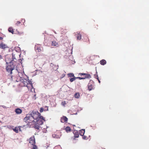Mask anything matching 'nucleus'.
I'll use <instances>...</instances> for the list:
<instances>
[{
  "label": "nucleus",
  "instance_id": "nucleus-4",
  "mask_svg": "<svg viewBox=\"0 0 149 149\" xmlns=\"http://www.w3.org/2000/svg\"><path fill=\"white\" fill-rule=\"evenodd\" d=\"M79 75H80V76L85 75V77H76V79H79L81 80V79H86V78H91V75L90 74H88L80 73H79Z\"/></svg>",
  "mask_w": 149,
  "mask_h": 149
},
{
  "label": "nucleus",
  "instance_id": "nucleus-27",
  "mask_svg": "<svg viewBox=\"0 0 149 149\" xmlns=\"http://www.w3.org/2000/svg\"><path fill=\"white\" fill-rule=\"evenodd\" d=\"M83 136L82 138H83V139H84L86 140V139H87L88 138V137L87 136L84 135H83V136Z\"/></svg>",
  "mask_w": 149,
  "mask_h": 149
},
{
  "label": "nucleus",
  "instance_id": "nucleus-19",
  "mask_svg": "<svg viewBox=\"0 0 149 149\" xmlns=\"http://www.w3.org/2000/svg\"><path fill=\"white\" fill-rule=\"evenodd\" d=\"M8 31L10 32L11 33L13 34H14V31L12 27H9L8 29Z\"/></svg>",
  "mask_w": 149,
  "mask_h": 149
},
{
  "label": "nucleus",
  "instance_id": "nucleus-38",
  "mask_svg": "<svg viewBox=\"0 0 149 149\" xmlns=\"http://www.w3.org/2000/svg\"><path fill=\"white\" fill-rule=\"evenodd\" d=\"M97 77H96V79H97Z\"/></svg>",
  "mask_w": 149,
  "mask_h": 149
},
{
  "label": "nucleus",
  "instance_id": "nucleus-13",
  "mask_svg": "<svg viewBox=\"0 0 149 149\" xmlns=\"http://www.w3.org/2000/svg\"><path fill=\"white\" fill-rule=\"evenodd\" d=\"M73 133L74 134V139L75 138H78L79 136V134L78 132L76 130H74L73 132Z\"/></svg>",
  "mask_w": 149,
  "mask_h": 149
},
{
  "label": "nucleus",
  "instance_id": "nucleus-14",
  "mask_svg": "<svg viewBox=\"0 0 149 149\" xmlns=\"http://www.w3.org/2000/svg\"><path fill=\"white\" fill-rule=\"evenodd\" d=\"M15 111L17 114H19L22 113V111L19 108H17L15 109Z\"/></svg>",
  "mask_w": 149,
  "mask_h": 149
},
{
  "label": "nucleus",
  "instance_id": "nucleus-12",
  "mask_svg": "<svg viewBox=\"0 0 149 149\" xmlns=\"http://www.w3.org/2000/svg\"><path fill=\"white\" fill-rule=\"evenodd\" d=\"M8 47L7 45L3 43L2 42H1L0 43V48H1L3 49H5L6 48H8Z\"/></svg>",
  "mask_w": 149,
  "mask_h": 149
},
{
  "label": "nucleus",
  "instance_id": "nucleus-8",
  "mask_svg": "<svg viewBox=\"0 0 149 149\" xmlns=\"http://www.w3.org/2000/svg\"><path fill=\"white\" fill-rule=\"evenodd\" d=\"M61 135V133L60 131H58L56 134L52 135V137L54 138L59 139Z\"/></svg>",
  "mask_w": 149,
  "mask_h": 149
},
{
  "label": "nucleus",
  "instance_id": "nucleus-11",
  "mask_svg": "<svg viewBox=\"0 0 149 149\" xmlns=\"http://www.w3.org/2000/svg\"><path fill=\"white\" fill-rule=\"evenodd\" d=\"M68 118L66 116H63L61 118V122L63 123H66L68 121Z\"/></svg>",
  "mask_w": 149,
  "mask_h": 149
},
{
  "label": "nucleus",
  "instance_id": "nucleus-18",
  "mask_svg": "<svg viewBox=\"0 0 149 149\" xmlns=\"http://www.w3.org/2000/svg\"><path fill=\"white\" fill-rule=\"evenodd\" d=\"M100 63L102 65H104L106 63V61L104 59H102L100 61Z\"/></svg>",
  "mask_w": 149,
  "mask_h": 149
},
{
  "label": "nucleus",
  "instance_id": "nucleus-1",
  "mask_svg": "<svg viewBox=\"0 0 149 149\" xmlns=\"http://www.w3.org/2000/svg\"><path fill=\"white\" fill-rule=\"evenodd\" d=\"M8 59L6 57V58L5 61L6 63L8 64V65L6 66V69L7 71L10 73V74H12V71L14 69L15 67L14 65L13 60L9 61Z\"/></svg>",
  "mask_w": 149,
  "mask_h": 149
},
{
  "label": "nucleus",
  "instance_id": "nucleus-2",
  "mask_svg": "<svg viewBox=\"0 0 149 149\" xmlns=\"http://www.w3.org/2000/svg\"><path fill=\"white\" fill-rule=\"evenodd\" d=\"M45 121V118L42 116H40L35 121V125H34V128L35 129L39 130L40 127V125L43 124V123Z\"/></svg>",
  "mask_w": 149,
  "mask_h": 149
},
{
  "label": "nucleus",
  "instance_id": "nucleus-29",
  "mask_svg": "<svg viewBox=\"0 0 149 149\" xmlns=\"http://www.w3.org/2000/svg\"><path fill=\"white\" fill-rule=\"evenodd\" d=\"M44 111H48V107L47 106H45L44 107Z\"/></svg>",
  "mask_w": 149,
  "mask_h": 149
},
{
  "label": "nucleus",
  "instance_id": "nucleus-37",
  "mask_svg": "<svg viewBox=\"0 0 149 149\" xmlns=\"http://www.w3.org/2000/svg\"><path fill=\"white\" fill-rule=\"evenodd\" d=\"M54 33H56V32L55 31H54Z\"/></svg>",
  "mask_w": 149,
  "mask_h": 149
},
{
  "label": "nucleus",
  "instance_id": "nucleus-7",
  "mask_svg": "<svg viewBox=\"0 0 149 149\" xmlns=\"http://www.w3.org/2000/svg\"><path fill=\"white\" fill-rule=\"evenodd\" d=\"M20 85L22 86H26L28 89H30V86H28V83L27 80L24 79L21 81L20 84Z\"/></svg>",
  "mask_w": 149,
  "mask_h": 149
},
{
  "label": "nucleus",
  "instance_id": "nucleus-5",
  "mask_svg": "<svg viewBox=\"0 0 149 149\" xmlns=\"http://www.w3.org/2000/svg\"><path fill=\"white\" fill-rule=\"evenodd\" d=\"M88 89L90 91L94 89V83L92 81L90 80L88 85Z\"/></svg>",
  "mask_w": 149,
  "mask_h": 149
},
{
  "label": "nucleus",
  "instance_id": "nucleus-35",
  "mask_svg": "<svg viewBox=\"0 0 149 149\" xmlns=\"http://www.w3.org/2000/svg\"><path fill=\"white\" fill-rule=\"evenodd\" d=\"M3 37H0V40H3Z\"/></svg>",
  "mask_w": 149,
  "mask_h": 149
},
{
  "label": "nucleus",
  "instance_id": "nucleus-26",
  "mask_svg": "<svg viewBox=\"0 0 149 149\" xmlns=\"http://www.w3.org/2000/svg\"><path fill=\"white\" fill-rule=\"evenodd\" d=\"M66 104L65 101H63L61 102V104L62 105L65 106V105Z\"/></svg>",
  "mask_w": 149,
  "mask_h": 149
},
{
  "label": "nucleus",
  "instance_id": "nucleus-15",
  "mask_svg": "<svg viewBox=\"0 0 149 149\" xmlns=\"http://www.w3.org/2000/svg\"><path fill=\"white\" fill-rule=\"evenodd\" d=\"M51 45L53 46L56 47H58L59 46L58 43L55 41H52V42Z\"/></svg>",
  "mask_w": 149,
  "mask_h": 149
},
{
  "label": "nucleus",
  "instance_id": "nucleus-9",
  "mask_svg": "<svg viewBox=\"0 0 149 149\" xmlns=\"http://www.w3.org/2000/svg\"><path fill=\"white\" fill-rule=\"evenodd\" d=\"M29 143L33 145V146H34V145H35V139L34 136L31 137L29 139Z\"/></svg>",
  "mask_w": 149,
  "mask_h": 149
},
{
  "label": "nucleus",
  "instance_id": "nucleus-32",
  "mask_svg": "<svg viewBox=\"0 0 149 149\" xmlns=\"http://www.w3.org/2000/svg\"><path fill=\"white\" fill-rule=\"evenodd\" d=\"M32 149H38V148L36 145H34V146L33 147Z\"/></svg>",
  "mask_w": 149,
  "mask_h": 149
},
{
  "label": "nucleus",
  "instance_id": "nucleus-16",
  "mask_svg": "<svg viewBox=\"0 0 149 149\" xmlns=\"http://www.w3.org/2000/svg\"><path fill=\"white\" fill-rule=\"evenodd\" d=\"M27 81H28V86H30V88H31V89L33 88V87L32 81H30L29 80V81L27 80Z\"/></svg>",
  "mask_w": 149,
  "mask_h": 149
},
{
  "label": "nucleus",
  "instance_id": "nucleus-3",
  "mask_svg": "<svg viewBox=\"0 0 149 149\" xmlns=\"http://www.w3.org/2000/svg\"><path fill=\"white\" fill-rule=\"evenodd\" d=\"M30 116H31L32 117L33 120H36L38 117H39L41 116V114L38 111L34 112L33 111L31 113Z\"/></svg>",
  "mask_w": 149,
  "mask_h": 149
},
{
  "label": "nucleus",
  "instance_id": "nucleus-17",
  "mask_svg": "<svg viewBox=\"0 0 149 149\" xmlns=\"http://www.w3.org/2000/svg\"><path fill=\"white\" fill-rule=\"evenodd\" d=\"M19 129L20 130V128L19 127H16L15 128L13 129V130L16 133H18V132Z\"/></svg>",
  "mask_w": 149,
  "mask_h": 149
},
{
  "label": "nucleus",
  "instance_id": "nucleus-23",
  "mask_svg": "<svg viewBox=\"0 0 149 149\" xmlns=\"http://www.w3.org/2000/svg\"><path fill=\"white\" fill-rule=\"evenodd\" d=\"M81 35L79 33L77 35V40H80L81 39Z\"/></svg>",
  "mask_w": 149,
  "mask_h": 149
},
{
  "label": "nucleus",
  "instance_id": "nucleus-28",
  "mask_svg": "<svg viewBox=\"0 0 149 149\" xmlns=\"http://www.w3.org/2000/svg\"><path fill=\"white\" fill-rule=\"evenodd\" d=\"M21 24V22L19 21H17L15 24L17 26L19 25L20 24Z\"/></svg>",
  "mask_w": 149,
  "mask_h": 149
},
{
  "label": "nucleus",
  "instance_id": "nucleus-34",
  "mask_svg": "<svg viewBox=\"0 0 149 149\" xmlns=\"http://www.w3.org/2000/svg\"><path fill=\"white\" fill-rule=\"evenodd\" d=\"M97 80L99 81V83H100V81L99 80V78H98V76H97Z\"/></svg>",
  "mask_w": 149,
  "mask_h": 149
},
{
  "label": "nucleus",
  "instance_id": "nucleus-30",
  "mask_svg": "<svg viewBox=\"0 0 149 149\" xmlns=\"http://www.w3.org/2000/svg\"><path fill=\"white\" fill-rule=\"evenodd\" d=\"M65 74H62L61 76L60 77V79H62V78H63L65 76Z\"/></svg>",
  "mask_w": 149,
  "mask_h": 149
},
{
  "label": "nucleus",
  "instance_id": "nucleus-24",
  "mask_svg": "<svg viewBox=\"0 0 149 149\" xmlns=\"http://www.w3.org/2000/svg\"><path fill=\"white\" fill-rule=\"evenodd\" d=\"M73 77V78H70V82H72L73 81H74L75 80V79H76V77Z\"/></svg>",
  "mask_w": 149,
  "mask_h": 149
},
{
  "label": "nucleus",
  "instance_id": "nucleus-21",
  "mask_svg": "<svg viewBox=\"0 0 149 149\" xmlns=\"http://www.w3.org/2000/svg\"><path fill=\"white\" fill-rule=\"evenodd\" d=\"M66 131L67 132H70L71 131V129L69 127H67L65 129Z\"/></svg>",
  "mask_w": 149,
  "mask_h": 149
},
{
  "label": "nucleus",
  "instance_id": "nucleus-20",
  "mask_svg": "<svg viewBox=\"0 0 149 149\" xmlns=\"http://www.w3.org/2000/svg\"><path fill=\"white\" fill-rule=\"evenodd\" d=\"M74 97L75 98H79L80 97L79 94V93H76L74 95Z\"/></svg>",
  "mask_w": 149,
  "mask_h": 149
},
{
  "label": "nucleus",
  "instance_id": "nucleus-22",
  "mask_svg": "<svg viewBox=\"0 0 149 149\" xmlns=\"http://www.w3.org/2000/svg\"><path fill=\"white\" fill-rule=\"evenodd\" d=\"M85 130H82L80 131L79 134L80 135L82 136H83L85 133Z\"/></svg>",
  "mask_w": 149,
  "mask_h": 149
},
{
  "label": "nucleus",
  "instance_id": "nucleus-10",
  "mask_svg": "<svg viewBox=\"0 0 149 149\" xmlns=\"http://www.w3.org/2000/svg\"><path fill=\"white\" fill-rule=\"evenodd\" d=\"M35 49L37 52H40L41 51L42 47L39 45H37L35 46Z\"/></svg>",
  "mask_w": 149,
  "mask_h": 149
},
{
  "label": "nucleus",
  "instance_id": "nucleus-6",
  "mask_svg": "<svg viewBox=\"0 0 149 149\" xmlns=\"http://www.w3.org/2000/svg\"><path fill=\"white\" fill-rule=\"evenodd\" d=\"M24 120L25 122H27L28 123H31V122L34 121L33 120V118L31 116L29 115V116H27L24 119Z\"/></svg>",
  "mask_w": 149,
  "mask_h": 149
},
{
  "label": "nucleus",
  "instance_id": "nucleus-33",
  "mask_svg": "<svg viewBox=\"0 0 149 149\" xmlns=\"http://www.w3.org/2000/svg\"><path fill=\"white\" fill-rule=\"evenodd\" d=\"M87 39H88V40H86V41L88 42V43H90L89 39L88 38V37H87Z\"/></svg>",
  "mask_w": 149,
  "mask_h": 149
},
{
  "label": "nucleus",
  "instance_id": "nucleus-39",
  "mask_svg": "<svg viewBox=\"0 0 149 149\" xmlns=\"http://www.w3.org/2000/svg\"><path fill=\"white\" fill-rule=\"evenodd\" d=\"M84 77H85V75H84Z\"/></svg>",
  "mask_w": 149,
  "mask_h": 149
},
{
  "label": "nucleus",
  "instance_id": "nucleus-25",
  "mask_svg": "<svg viewBox=\"0 0 149 149\" xmlns=\"http://www.w3.org/2000/svg\"><path fill=\"white\" fill-rule=\"evenodd\" d=\"M69 77H74V74L72 73H69L68 74Z\"/></svg>",
  "mask_w": 149,
  "mask_h": 149
},
{
  "label": "nucleus",
  "instance_id": "nucleus-31",
  "mask_svg": "<svg viewBox=\"0 0 149 149\" xmlns=\"http://www.w3.org/2000/svg\"><path fill=\"white\" fill-rule=\"evenodd\" d=\"M44 111V109L43 108L41 107L40 108V112H41V113L42 112Z\"/></svg>",
  "mask_w": 149,
  "mask_h": 149
},
{
  "label": "nucleus",
  "instance_id": "nucleus-36",
  "mask_svg": "<svg viewBox=\"0 0 149 149\" xmlns=\"http://www.w3.org/2000/svg\"><path fill=\"white\" fill-rule=\"evenodd\" d=\"M2 58V56L0 55V59Z\"/></svg>",
  "mask_w": 149,
  "mask_h": 149
}]
</instances>
